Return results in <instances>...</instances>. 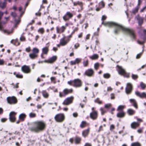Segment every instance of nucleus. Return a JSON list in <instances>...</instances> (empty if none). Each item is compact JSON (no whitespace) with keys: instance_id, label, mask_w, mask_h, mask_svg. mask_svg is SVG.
Masks as SVG:
<instances>
[{"instance_id":"f257e3e1","label":"nucleus","mask_w":146,"mask_h":146,"mask_svg":"<svg viewBox=\"0 0 146 146\" xmlns=\"http://www.w3.org/2000/svg\"><path fill=\"white\" fill-rule=\"evenodd\" d=\"M106 18V16L103 15L102 16V20L103 21L102 23L104 25L108 27H114L115 30L114 32L115 34L118 33L122 30L123 32L128 34L131 38L133 39L135 38V35L134 30L131 29L125 28L120 25L115 23L108 22L104 23L103 21Z\"/></svg>"},{"instance_id":"f03ea898","label":"nucleus","mask_w":146,"mask_h":146,"mask_svg":"<svg viewBox=\"0 0 146 146\" xmlns=\"http://www.w3.org/2000/svg\"><path fill=\"white\" fill-rule=\"evenodd\" d=\"M46 124L43 121H37L34 123V125L30 126L29 130L31 132L38 133L43 131L45 128Z\"/></svg>"},{"instance_id":"7ed1b4c3","label":"nucleus","mask_w":146,"mask_h":146,"mask_svg":"<svg viewBox=\"0 0 146 146\" xmlns=\"http://www.w3.org/2000/svg\"><path fill=\"white\" fill-rule=\"evenodd\" d=\"M11 15L15 19L16 18H17L18 19H14L15 24L13 26V27L17 28V25L19 24L21 21L19 17L17 16L15 12H12Z\"/></svg>"},{"instance_id":"20e7f679","label":"nucleus","mask_w":146,"mask_h":146,"mask_svg":"<svg viewBox=\"0 0 146 146\" xmlns=\"http://www.w3.org/2000/svg\"><path fill=\"white\" fill-rule=\"evenodd\" d=\"M54 119L57 122H61L64 121V115L63 113L57 114L54 117Z\"/></svg>"},{"instance_id":"39448f33","label":"nucleus","mask_w":146,"mask_h":146,"mask_svg":"<svg viewBox=\"0 0 146 146\" xmlns=\"http://www.w3.org/2000/svg\"><path fill=\"white\" fill-rule=\"evenodd\" d=\"M82 85V82L81 80L79 79H76L74 80V84L72 86L75 87L79 88L81 87Z\"/></svg>"},{"instance_id":"423d86ee","label":"nucleus","mask_w":146,"mask_h":146,"mask_svg":"<svg viewBox=\"0 0 146 146\" xmlns=\"http://www.w3.org/2000/svg\"><path fill=\"white\" fill-rule=\"evenodd\" d=\"M7 100L8 103L11 104H15L17 102V99L14 96L8 97L7 98Z\"/></svg>"},{"instance_id":"0eeeda50","label":"nucleus","mask_w":146,"mask_h":146,"mask_svg":"<svg viewBox=\"0 0 146 146\" xmlns=\"http://www.w3.org/2000/svg\"><path fill=\"white\" fill-rule=\"evenodd\" d=\"M118 72L119 74L121 75H123L125 76L129 77V74L127 73L125 70L121 67L118 66Z\"/></svg>"},{"instance_id":"6e6552de","label":"nucleus","mask_w":146,"mask_h":146,"mask_svg":"<svg viewBox=\"0 0 146 146\" xmlns=\"http://www.w3.org/2000/svg\"><path fill=\"white\" fill-rule=\"evenodd\" d=\"M73 91L72 89H68L67 88L64 89L63 91V94H62L61 92H59V96L62 97L65 96L66 95L70 93H71Z\"/></svg>"},{"instance_id":"1a4fd4ad","label":"nucleus","mask_w":146,"mask_h":146,"mask_svg":"<svg viewBox=\"0 0 146 146\" xmlns=\"http://www.w3.org/2000/svg\"><path fill=\"white\" fill-rule=\"evenodd\" d=\"M74 99V97L71 96L68 97L62 103L64 105H68L72 103Z\"/></svg>"},{"instance_id":"9d476101","label":"nucleus","mask_w":146,"mask_h":146,"mask_svg":"<svg viewBox=\"0 0 146 146\" xmlns=\"http://www.w3.org/2000/svg\"><path fill=\"white\" fill-rule=\"evenodd\" d=\"M73 16V14L70 12L68 11L63 17V19L65 21H67L72 18Z\"/></svg>"},{"instance_id":"9b49d317","label":"nucleus","mask_w":146,"mask_h":146,"mask_svg":"<svg viewBox=\"0 0 146 146\" xmlns=\"http://www.w3.org/2000/svg\"><path fill=\"white\" fill-rule=\"evenodd\" d=\"M132 90V87L131 83H128L127 84L126 87L125 88V91L127 94H130Z\"/></svg>"},{"instance_id":"f8f14e48","label":"nucleus","mask_w":146,"mask_h":146,"mask_svg":"<svg viewBox=\"0 0 146 146\" xmlns=\"http://www.w3.org/2000/svg\"><path fill=\"white\" fill-rule=\"evenodd\" d=\"M17 113L14 112L12 111L9 114V119L11 122H14L16 119L15 116Z\"/></svg>"},{"instance_id":"ddd939ff","label":"nucleus","mask_w":146,"mask_h":146,"mask_svg":"<svg viewBox=\"0 0 146 146\" xmlns=\"http://www.w3.org/2000/svg\"><path fill=\"white\" fill-rule=\"evenodd\" d=\"M90 118L93 120L96 119L98 116V113L96 111H93L90 113Z\"/></svg>"},{"instance_id":"4468645a","label":"nucleus","mask_w":146,"mask_h":146,"mask_svg":"<svg viewBox=\"0 0 146 146\" xmlns=\"http://www.w3.org/2000/svg\"><path fill=\"white\" fill-rule=\"evenodd\" d=\"M22 71L24 73H29L31 72V70L28 66L24 65L21 67Z\"/></svg>"},{"instance_id":"2eb2a0df","label":"nucleus","mask_w":146,"mask_h":146,"mask_svg":"<svg viewBox=\"0 0 146 146\" xmlns=\"http://www.w3.org/2000/svg\"><path fill=\"white\" fill-rule=\"evenodd\" d=\"M70 40V39H69L66 40V37L64 36L60 39V44L62 46H64L66 45Z\"/></svg>"},{"instance_id":"dca6fc26","label":"nucleus","mask_w":146,"mask_h":146,"mask_svg":"<svg viewBox=\"0 0 146 146\" xmlns=\"http://www.w3.org/2000/svg\"><path fill=\"white\" fill-rule=\"evenodd\" d=\"M135 94L137 96L140 98H146V94L144 92L141 93L138 91H136L135 92Z\"/></svg>"},{"instance_id":"f3484780","label":"nucleus","mask_w":146,"mask_h":146,"mask_svg":"<svg viewBox=\"0 0 146 146\" xmlns=\"http://www.w3.org/2000/svg\"><path fill=\"white\" fill-rule=\"evenodd\" d=\"M94 71L92 69H89L86 70L84 74L88 76H91L94 74Z\"/></svg>"},{"instance_id":"a211bd4d","label":"nucleus","mask_w":146,"mask_h":146,"mask_svg":"<svg viewBox=\"0 0 146 146\" xmlns=\"http://www.w3.org/2000/svg\"><path fill=\"white\" fill-rule=\"evenodd\" d=\"M135 19L137 20L139 25H141L143 24V17L140 16L139 15H138L135 17Z\"/></svg>"},{"instance_id":"6ab92c4d","label":"nucleus","mask_w":146,"mask_h":146,"mask_svg":"<svg viewBox=\"0 0 146 146\" xmlns=\"http://www.w3.org/2000/svg\"><path fill=\"white\" fill-rule=\"evenodd\" d=\"M66 29V27L64 26H62L60 28H59L58 27H56L57 33H63Z\"/></svg>"},{"instance_id":"aec40b11","label":"nucleus","mask_w":146,"mask_h":146,"mask_svg":"<svg viewBox=\"0 0 146 146\" xmlns=\"http://www.w3.org/2000/svg\"><path fill=\"white\" fill-rule=\"evenodd\" d=\"M129 101L134 107H135L136 109L138 107L137 103L135 99H130L129 100Z\"/></svg>"},{"instance_id":"412c9836","label":"nucleus","mask_w":146,"mask_h":146,"mask_svg":"<svg viewBox=\"0 0 146 146\" xmlns=\"http://www.w3.org/2000/svg\"><path fill=\"white\" fill-rule=\"evenodd\" d=\"M140 8V7L136 6L131 11V13L133 15H135L138 12V10Z\"/></svg>"},{"instance_id":"4be33fe9","label":"nucleus","mask_w":146,"mask_h":146,"mask_svg":"<svg viewBox=\"0 0 146 146\" xmlns=\"http://www.w3.org/2000/svg\"><path fill=\"white\" fill-rule=\"evenodd\" d=\"M125 115V113L123 111H119L117 114V116L119 118H122Z\"/></svg>"},{"instance_id":"5701e85b","label":"nucleus","mask_w":146,"mask_h":146,"mask_svg":"<svg viewBox=\"0 0 146 146\" xmlns=\"http://www.w3.org/2000/svg\"><path fill=\"white\" fill-rule=\"evenodd\" d=\"M139 125V123L138 122H133L131 124V127L133 129H135Z\"/></svg>"},{"instance_id":"b1692460","label":"nucleus","mask_w":146,"mask_h":146,"mask_svg":"<svg viewBox=\"0 0 146 146\" xmlns=\"http://www.w3.org/2000/svg\"><path fill=\"white\" fill-rule=\"evenodd\" d=\"M7 0H4L3 2L0 1V7L2 9L5 8L6 6Z\"/></svg>"},{"instance_id":"393cba45","label":"nucleus","mask_w":146,"mask_h":146,"mask_svg":"<svg viewBox=\"0 0 146 146\" xmlns=\"http://www.w3.org/2000/svg\"><path fill=\"white\" fill-rule=\"evenodd\" d=\"M11 43L16 46H18L20 44V43L18 42V39L16 38L15 39H13L11 41Z\"/></svg>"},{"instance_id":"a878e982","label":"nucleus","mask_w":146,"mask_h":146,"mask_svg":"<svg viewBox=\"0 0 146 146\" xmlns=\"http://www.w3.org/2000/svg\"><path fill=\"white\" fill-rule=\"evenodd\" d=\"M90 131V129H88L83 131L82 135L84 137H86L88 135Z\"/></svg>"},{"instance_id":"bb28decb","label":"nucleus","mask_w":146,"mask_h":146,"mask_svg":"<svg viewBox=\"0 0 146 146\" xmlns=\"http://www.w3.org/2000/svg\"><path fill=\"white\" fill-rule=\"evenodd\" d=\"M127 112L129 115H133L135 113V111L134 110L132 109H129L127 110Z\"/></svg>"},{"instance_id":"cd10ccee","label":"nucleus","mask_w":146,"mask_h":146,"mask_svg":"<svg viewBox=\"0 0 146 146\" xmlns=\"http://www.w3.org/2000/svg\"><path fill=\"white\" fill-rule=\"evenodd\" d=\"M26 115L24 113H21L20 114L19 116V118L20 120L23 121L26 117Z\"/></svg>"},{"instance_id":"c85d7f7f","label":"nucleus","mask_w":146,"mask_h":146,"mask_svg":"<svg viewBox=\"0 0 146 146\" xmlns=\"http://www.w3.org/2000/svg\"><path fill=\"white\" fill-rule=\"evenodd\" d=\"M81 139L80 137H76L74 139L75 143L76 144H79L80 143Z\"/></svg>"},{"instance_id":"c756f323","label":"nucleus","mask_w":146,"mask_h":146,"mask_svg":"<svg viewBox=\"0 0 146 146\" xmlns=\"http://www.w3.org/2000/svg\"><path fill=\"white\" fill-rule=\"evenodd\" d=\"M42 53L44 54H47L48 51V48L47 47H44L42 49Z\"/></svg>"},{"instance_id":"7c9ffc66","label":"nucleus","mask_w":146,"mask_h":146,"mask_svg":"<svg viewBox=\"0 0 146 146\" xmlns=\"http://www.w3.org/2000/svg\"><path fill=\"white\" fill-rule=\"evenodd\" d=\"M42 94L43 96L45 98H47L49 96L46 90H43L42 91Z\"/></svg>"},{"instance_id":"2f4dec72","label":"nucleus","mask_w":146,"mask_h":146,"mask_svg":"<svg viewBox=\"0 0 146 146\" xmlns=\"http://www.w3.org/2000/svg\"><path fill=\"white\" fill-rule=\"evenodd\" d=\"M56 59V56H54L50 58L48 61L49 63H52L55 61Z\"/></svg>"},{"instance_id":"473e14b6","label":"nucleus","mask_w":146,"mask_h":146,"mask_svg":"<svg viewBox=\"0 0 146 146\" xmlns=\"http://www.w3.org/2000/svg\"><path fill=\"white\" fill-rule=\"evenodd\" d=\"M29 56L32 59H34L38 56L37 54H36L33 53L29 54Z\"/></svg>"},{"instance_id":"72a5a7b5","label":"nucleus","mask_w":146,"mask_h":146,"mask_svg":"<svg viewBox=\"0 0 146 146\" xmlns=\"http://www.w3.org/2000/svg\"><path fill=\"white\" fill-rule=\"evenodd\" d=\"M98 55L96 54H94L91 56L90 57V58L92 60H95L98 58Z\"/></svg>"},{"instance_id":"f704fd0d","label":"nucleus","mask_w":146,"mask_h":146,"mask_svg":"<svg viewBox=\"0 0 146 146\" xmlns=\"http://www.w3.org/2000/svg\"><path fill=\"white\" fill-rule=\"evenodd\" d=\"M125 108V106L122 105L119 106L117 109V110L118 111H123V110Z\"/></svg>"},{"instance_id":"c9c22d12","label":"nucleus","mask_w":146,"mask_h":146,"mask_svg":"<svg viewBox=\"0 0 146 146\" xmlns=\"http://www.w3.org/2000/svg\"><path fill=\"white\" fill-rule=\"evenodd\" d=\"M33 53L38 55L39 52V50L37 48L35 47L33 49Z\"/></svg>"},{"instance_id":"e433bc0d","label":"nucleus","mask_w":146,"mask_h":146,"mask_svg":"<svg viewBox=\"0 0 146 146\" xmlns=\"http://www.w3.org/2000/svg\"><path fill=\"white\" fill-rule=\"evenodd\" d=\"M73 3L74 6H76L78 5L80 6L81 7H82V3L81 2L78 1L77 2H74Z\"/></svg>"},{"instance_id":"4c0bfd02","label":"nucleus","mask_w":146,"mask_h":146,"mask_svg":"<svg viewBox=\"0 0 146 146\" xmlns=\"http://www.w3.org/2000/svg\"><path fill=\"white\" fill-rule=\"evenodd\" d=\"M111 76L110 74L108 73H105L104 74V77L106 79L109 78Z\"/></svg>"},{"instance_id":"58836bf2","label":"nucleus","mask_w":146,"mask_h":146,"mask_svg":"<svg viewBox=\"0 0 146 146\" xmlns=\"http://www.w3.org/2000/svg\"><path fill=\"white\" fill-rule=\"evenodd\" d=\"M86 124V122L85 121H82L80 126L82 128H83L84 127Z\"/></svg>"},{"instance_id":"ea45409f","label":"nucleus","mask_w":146,"mask_h":146,"mask_svg":"<svg viewBox=\"0 0 146 146\" xmlns=\"http://www.w3.org/2000/svg\"><path fill=\"white\" fill-rule=\"evenodd\" d=\"M131 146H141V145L139 143L137 142L132 143Z\"/></svg>"},{"instance_id":"a19ab883","label":"nucleus","mask_w":146,"mask_h":146,"mask_svg":"<svg viewBox=\"0 0 146 146\" xmlns=\"http://www.w3.org/2000/svg\"><path fill=\"white\" fill-rule=\"evenodd\" d=\"M14 74L16 75V77L19 78H22L23 77V76L22 75L20 74H19L18 73L16 74L15 72L14 73Z\"/></svg>"},{"instance_id":"79ce46f5","label":"nucleus","mask_w":146,"mask_h":146,"mask_svg":"<svg viewBox=\"0 0 146 146\" xmlns=\"http://www.w3.org/2000/svg\"><path fill=\"white\" fill-rule=\"evenodd\" d=\"M94 102L96 103H98L99 104H101L102 103V102L101 101L99 98H98L94 100Z\"/></svg>"},{"instance_id":"37998d69","label":"nucleus","mask_w":146,"mask_h":146,"mask_svg":"<svg viewBox=\"0 0 146 146\" xmlns=\"http://www.w3.org/2000/svg\"><path fill=\"white\" fill-rule=\"evenodd\" d=\"M140 86L143 89H145L146 86V85L143 82H141L140 84Z\"/></svg>"},{"instance_id":"c03bdc74","label":"nucleus","mask_w":146,"mask_h":146,"mask_svg":"<svg viewBox=\"0 0 146 146\" xmlns=\"http://www.w3.org/2000/svg\"><path fill=\"white\" fill-rule=\"evenodd\" d=\"M143 33L145 35L143 37H141V38H142L143 40H145L146 39V30H143Z\"/></svg>"},{"instance_id":"a18cd8bd","label":"nucleus","mask_w":146,"mask_h":146,"mask_svg":"<svg viewBox=\"0 0 146 146\" xmlns=\"http://www.w3.org/2000/svg\"><path fill=\"white\" fill-rule=\"evenodd\" d=\"M83 64L84 66L85 67L87 66L88 64V60H87L85 61H84L83 62Z\"/></svg>"},{"instance_id":"49530a36","label":"nucleus","mask_w":146,"mask_h":146,"mask_svg":"<svg viewBox=\"0 0 146 146\" xmlns=\"http://www.w3.org/2000/svg\"><path fill=\"white\" fill-rule=\"evenodd\" d=\"M99 64L98 63H96L94 64L95 69L97 70L99 68Z\"/></svg>"},{"instance_id":"de8ad7c7","label":"nucleus","mask_w":146,"mask_h":146,"mask_svg":"<svg viewBox=\"0 0 146 146\" xmlns=\"http://www.w3.org/2000/svg\"><path fill=\"white\" fill-rule=\"evenodd\" d=\"M145 11H146V6L143 7L141 11L140 12H143ZM145 20L146 21V15H145Z\"/></svg>"},{"instance_id":"09e8293b","label":"nucleus","mask_w":146,"mask_h":146,"mask_svg":"<svg viewBox=\"0 0 146 146\" xmlns=\"http://www.w3.org/2000/svg\"><path fill=\"white\" fill-rule=\"evenodd\" d=\"M100 110L101 111V113L102 115H104V114L106 112V111L104 110V109L103 108H100Z\"/></svg>"},{"instance_id":"8fccbe9b","label":"nucleus","mask_w":146,"mask_h":146,"mask_svg":"<svg viewBox=\"0 0 146 146\" xmlns=\"http://www.w3.org/2000/svg\"><path fill=\"white\" fill-rule=\"evenodd\" d=\"M80 44L78 43H77L75 44L74 45V47L75 49H77L78 47L80 46Z\"/></svg>"},{"instance_id":"3c124183","label":"nucleus","mask_w":146,"mask_h":146,"mask_svg":"<svg viewBox=\"0 0 146 146\" xmlns=\"http://www.w3.org/2000/svg\"><path fill=\"white\" fill-rule=\"evenodd\" d=\"M29 115L31 117H34L36 116V114L35 113H31L29 114Z\"/></svg>"},{"instance_id":"603ef678","label":"nucleus","mask_w":146,"mask_h":146,"mask_svg":"<svg viewBox=\"0 0 146 146\" xmlns=\"http://www.w3.org/2000/svg\"><path fill=\"white\" fill-rule=\"evenodd\" d=\"M81 59L79 58H76L75 60L76 64H78L79 63L81 62Z\"/></svg>"},{"instance_id":"864d4df0","label":"nucleus","mask_w":146,"mask_h":146,"mask_svg":"<svg viewBox=\"0 0 146 146\" xmlns=\"http://www.w3.org/2000/svg\"><path fill=\"white\" fill-rule=\"evenodd\" d=\"M38 31L41 33H44V29L42 28H40L38 30Z\"/></svg>"},{"instance_id":"5fc2aeb1","label":"nucleus","mask_w":146,"mask_h":146,"mask_svg":"<svg viewBox=\"0 0 146 146\" xmlns=\"http://www.w3.org/2000/svg\"><path fill=\"white\" fill-rule=\"evenodd\" d=\"M20 40L22 41H25V37L23 36H21L20 38Z\"/></svg>"},{"instance_id":"6e6d98bb","label":"nucleus","mask_w":146,"mask_h":146,"mask_svg":"<svg viewBox=\"0 0 146 146\" xmlns=\"http://www.w3.org/2000/svg\"><path fill=\"white\" fill-rule=\"evenodd\" d=\"M132 77L133 79L135 80L137 78L138 76L136 75L132 74Z\"/></svg>"},{"instance_id":"4d7b16f0","label":"nucleus","mask_w":146,"mask_h":146,"mask_svg":"<svg viewBox=\"0 0 146 146\" xmlns=\"http://www.w3.org/2000/svg\"><path fill=\"white\" fill-rule=\"evenodd\" d=\"M99 5L100 6H101L102 7H104V2L102 1L99 3Z\"/></svg>"},{"instance_id":"13d9d810","label":"nucleus","mask_w":146,"mask_h":146,"mask_svg":"<svg viewBox=\"0 0 146 146\" xmlns=\"http://www.w3.org/2000/svg\"><path fill=\"white\" fill-rule=\"evenodd\" d=\"M19 83H17L15 85L13 83H12L11 84L13 85L14 88H18L19 87Z\"/></svg>"},{"instance_id":"bf43d9fd","label":"nucleus","mask_w":146,"mask_h":146,"mask_svg":"<svg viewBox=\"0 0 146 146\" xmlns=\"http://www.w3.org/2000/svg\"><path fill=\"white\" fill-rule=\"evenodd\" d=\"M111 106V105L110 104H106L105 105V108H108L109 107H110Z\"/></svg>"},{"instance_id":"052dcab7","label":"nucleus","mask_w":146,"mask_h":146,"mask_svg":"<svg viewBox=\"0 0 146 146\" xmlns=\"http://www.w3.org/2000/svg\"><path fill=\"white\" fill-rule=\"evenodd\" d=\"M68 83L70 85H72V84H74V80H70L69 81H68Z\"/></svg>"},{"instance_id":"680f3d73","label":"nucleus","mask_w":146,"mask_h":146,"mask_svg":"<svg viewBox=\"0 0 146 146\" xmlns=\"http://www.w3.org/2000/svg\"><path fill=\"white\" fill-rule=\"evenodd\" d=\"M142 54V53H140L138 54H137L136 57V58L137 59H138L141 56V55Z\"/></svg>"},{"instance_id":"e2e57ef3","label":"nucleus","mask_w":146,"mask_h":146,"mask_svg":"<svg viewBox=\"0 0 146 146\" xmlns=\"http://www.w3.org/2000/svg\"><path fill=\"white\" fill-rule=\"evenodd\" d=\"M115 128L114 126L113 125H111L110 126V130L112 131Z\"/></svg>"},{"instance_id":"0e129e2a","label":"nucleus","mask_w":146,"mask_h":146,"mask_svg":"<svg viewBox=\"0 0 146 146\" xmlns=\"http://www.w3.org/2000/svg\"><path fill=\"white\" fill-rule=\"evenodd\" d=\"M142 3L141 0H138V3L137 5V6L140 7V5H141Z\"/></svg>"},{"instance_id":"69168bd1","label":"nucleus","mask_w":146,"mask_h":146,"mask_svg":"<svg viewBox=\"0 0 146 146\" xmlns=\"http://www.w3.org/2000/svg\"><path fill=\"white\" fill-rule=\"evenodd\" d=\"M112 90V88L110 87H108L107 88V91H111Z\"/></svg>"},{"instance_id":"338daca9","label":"nucleus","mask_w":146,"mask_h":146,"mask_svg":"<svg viewBox=\"0 0 146 146\" xmlns=\"http://www.w3.org/2000/svg\"><path fill=\"white\" fill-rule=\"evenodd\" d=\"M111 99H114L115 98L114 95L112 93L111 94Z\"/></svg>"},{"instance_id":"774afa93","label":"nucleus","mask_w":146,"mask_h":146,"mask_svg":"<svg viewBox=\"0 0 146 146\" xmlns=\"http://www.w3.org/2000/svg\"><path fill=\"white\" fill-rule=\"evenodd\" d=\"M92 144L89 143H86L84 146H92Z\"/></svg>"}]
</instances>
